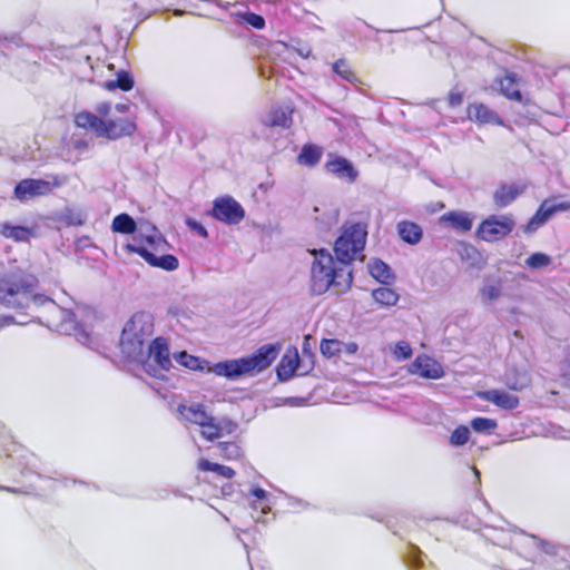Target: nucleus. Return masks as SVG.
Masks as SVG:
<instances>
[{
  "label": "nucleus",
  "mask_w": 570,
  "mask_h": 570,
  "mask_svg": "<svg viewBox=\"0 0 570 570\" xmlns=\"http://www.w3.org/2000/svg\"><path fill=\"white\" fill-rule=\"evenodd\" d=\"M8 254L0 252V305L13 309L45 305L49 298L36 292V276L13 266L17 259L10 258Z\"/></svg>",
  "instance_id": "f257e3e1"
},
{
  "label": "nucleus",
  "mask_w": 570,
  "mask_h": 570,
  "mask_svg": "<svg viewBox=\"0 0 570 570\" xmlns=\"http://www.w3.org/2000/svg\"><path fill=\"white\" fill-rule=\"evenodd\" d=\"M314 261L311 267L309 291L313 295H323L330 288L337 287L338 292L350 288L352 274L347 269L351 261L362 252H312Z\"/></svg>",
  "instance_id": "f03ea898"
},
{
  "label": "nucleus",
  "mask_w": 570,
  "mask_h": 570,
  "mask_svg": "<svg viewBox=\"0 0 570 570\" xmlns=\"http://www.w3.org/2000/svg\"><path fill=\"white\" fill-rule=\"evenodd\" d=\"M154 316L148 312H138L125 324L120 338L122 354L132 361H142L146 345L154 334Z\"/></svg>",
  "instance_id": "7ed1b4c3"
},
{
  "label": "nucleus",
  "mask_w": 570,
  "mask_h": 570,
  "mask_svg": "<svg viewBox=\"0 0 570 570\" xmlns=\"http://www.w3.org/2000/svg\"><path fill=\"white\" fill-rule=\"evenodd\" d=\"M524 281L521 272H503L495 276H487L478 291V298L484 306L492 305L501 297H514Z\"/></svg>",
  "instance_id": "20e7f679"
},
{
  "label": "nucleus",
  "mask_w": 570,
  "mask_h": 570,
  "mask_svg": "<svg viewBox=\"0 0 570 570\" xmlns=\"http://www.w3.org/2000/svg\"><path fill=\"white\" fill-rule=\"evenodd\" d=\"M75 124L81 128L92 129L97 136L107 137L109 139L130 136L136 130L135 122L128 119L118 118L105 121L88 111H82L76 115Z\"/></svg>",
  "instance_id": "39448f33"
},
{
  "label": "nucleus",
  "mask_w": 570,
  "mask_h": 570,
  "mask_svg": "<svg viewBox=\"0 0 570 570\" xmlns=\"http://www.w3.org/2000/svg\"><path fill=\"white\" fill-rule=\"evenodd\" d=\"M140 362L148 375L164 380L166 372L171 366L167 341L164 337H157L151 343H148L146 345L145 358Z\"/></svg>",
  "instance_id": "423d86ee"
},
{
  "label": "nucleus",
  "mask_w": 570,
  "mask_h": 570,
  "mask_svg": "<svg viewBox=\"0 0 570 570\" xmlns=\"http://www.w3.org/2000/svg\"><path fill=\"white\" fill-rule=\"evenodd\" d=\"M367 228V220L351 216L341 226V234L336 238L333 249H365Z\"/></svg>",
  "instance_id": "0eeeda50"
},
{
  "label": "nucleus",
  "mask_w": 570,
  "mask_h": 570,
  "mask_svg": "<svg viewBox=\"0 0 570 570\" xmlns=\"http://www.w3.org/2000/svg\"><path fill=\"white\" fill-rule=\"evenodd\" d=\"M515 222L511 215H491L476 228V236L485 242H495L508 236Z\"/></svg>",
  "instance_id": "6e6552de"
},
{
  "label": "nucleus",
  "mask_w": 570,
  "mask_h": 570,
  "mask_svg": "<svg viewBox=\"0 0 570 570\" xmlns=\"http://www.w3.org/2000/svg\"><path fill=\"white\" fill-rule=\"evenodd\" d=\"M134 240L137 245L127 244L125 249H146V246L159 249L164 246H168V243L161 232L146 219L138 220L137 230H135L134 234Z\"/></svg>",
  "instance_id": "1a4fd4ad"
},
{
  "label": "nucleus",
  "mask_w": 570,
  "mask_h": 570,
  "mask_svg": "<svg viewBox=\"0 0 570 570\" xmlns=\"http://www.w3.org/2000/svg\"><path fill=\"white\" fill-rule=\"evenodd\" d=\"M47 303L50 304V309L53 315L51 323L58 328V331L65 334H71L75 332L76 337L80 343L89 345V334L78 327L75 313L70 309L57 306L50 298Z\"/></svg>",
  "instance_id": "9d476101"
},
{
  "label": "nucleus",
  "mask_w": 570,
  "mask_h": 570,
  "mask_svg": "<svg viewBox=\"0 0 570 570\" xmlns=\"http://www.w3.org/2000/svg\"><path fill=\"white\" fill-rule=\"evenodd\" d=\"M210 215L225 224L237 225L245 217L243 206L232 196H220L213 202Z\"/></svg>",
  "instance_id": "9b49d317"
},
{
  "label": "nucleus",
  "mask_w": 570,
  "mask_h": 570,
  "mask_svg": "<svg viewBox=\"0 0 570 570\" xmlns=\"http://www.w3.org/2000/svg\"><path fill=\"white\" fill-rule=\"evenodd\" d=\"M282 345L279 343L265 344L261 346L254 354L245 356V363L248 367L249 375L259 373L267 367L277 358Z\"/></svg>",
  "instance_id": "f8f14e48"
},
{
  "label": "nucleus",
  "mask_w": 570,
  "mask_h": 570,
  "mask_svg": "<svg viewBox=\"0 0 570 570\" xmlns=\"http://www.w3.org/2000/svg\"><path fill=\"white\" fill-rule=\"evenodd\" d=\"M409 372L428 380H439L445 374L442 364L428 355H419L411 363Z\"/></svg>",
  "instance_id": "ddd939ff"
},
{
  "label": "nucleus",
  "mask_w": 570,
  "mask_h": 570,
  "mask_svg": "<svg viewBox=\"0 0 570 570\" xmlns=\"http://www.w3.org/2000/svg\"><path fill=\"white\" fill-rule=\"evenodd\" d=\"M179 414L188 422L202 428L200 434L207 432L212 426L214 416L207 412L206 406L202 403H191L189 405H179Z\"/></svg>",
  "instance_id": "4468645a"
},
{
  "label": "nucleus",
  "mask_w": 570,
  "mask_h": 570,
  "mask_svg": "<svg viewBox=\"0 0 570 570\" xmlns=\"http://www.w3.org/2000/svg\"><path fill=\"white\" fill-rule=\"evenodd\" d=\"M207 372L228 380H236L243 375H249L244 357L227 360L208 365Z\"/></svg>",
  "instance_id": "2eb2a0df"
},
{
  "label": "nucleus",
  "mask_w": 570,
  "mask_h": 570,
  "mask_svg": "<svg viewBox=\"0 0 570 570\" xmlns=\"http://www.w3.org/2000/svg\"><path fill=\"white\" fill-rule=\"evenodd\" d=\"M570 208L569 203H556L554 200L547 199L544 200L530 222L525 225L524 232L531 233L535 230L538 227L543 225L554 213L559 210H567Z\"/></svg>",
  "instance_id": "dca6fc26"
},
{
  "label": "nucleus",
  "mask_w": 570,
  "mask_h": 570,
  "mask_svg": "<svg viewBox=\"0 0 570 570\" xmlns=\"http://www.w3.org/2000/svg\"><path fill=\"white\" fill-rule=\"evenodd\" d=\"M527 188L528 184L525 181L501 184L493 193V203L497 207L504 208L525 193Z\"/></svg>",
  "instance_id": "f3484780"
},
{
  "label": "nucleus",
  "mask_w": 570,
  "mask_h": 570,
  "mask_svg": "<svg viewBox=\"0 0 570 570\" xmlns=\"http://www.w3.org/2000/svg\"><path fill=\"white\" fill-rule=\"evenodd\" d=\"M50 183L43 179H22L14 187V196L19 200L41 196L50 193Z\"/></svg>",
  "instance_id": "a211bd4d"
},
{
  "label": "nucleus",
  "mask_w": 570,
  "mask_h": 570,
  "mask_svg": "<svg viewBox=\"0 0 570 570\" xmlns=\"http://www.w3.org/2000/svg\"><path fill=\"white\" fill-rule=\"evenodd\" d=\"M478 396L481 400L491 402L494 405L499 406L500 409H503L507 411L514 410L519 405L518 396L510 394L502 390H488V391L479 392Z\"/></svg>",
  "instance_id": "6ab92c4d"
},
{
  "label": "nucleus",
  "mask_w": 570,
  "mask_h": 570,
  "mask_svg": "<svg viewBox=\"0 0 570 570\" xmlns=\"http://www.w3.org/2000/svg\"><path fill=\"white\" fill-rule=\"evenodd\" d=\"M440 223L450 226L456 232L465 233L473 226V215L468 212L452 210L440 217Z\"/></svg>",
  "instance_id": "aec40b11"
},
{
  "label": "nucleus",
  "mask_w": 570,
  "mask_h": 570,
  "mask_svg": "<svg viewBox=\"0 0 570 570\" xmlns=\"http://www.w3.org/2000/svg\"><path fill=\"white\" fill-rule=\"evenodd\" d=\"M237 429V422L233 421L229 417H214L212 426H209L208 431L203 432V438L208 441H214L225 435L235 433Z\"/></svg>",
  "instance_id": "412c9836"
},
{
  "label": "nucleus",
  "mask_w": 570,
  "mask_h": 570,
  "mask_svg": "<svg viewBox=\"0 0 570 570\" xmlns=\"http://www.w3.org/2000/svg\"><path fill=\"white\" fill-rule=\"evenodd\" d=\"M150 266L161 268L164 271H175L178 268L179 262L176 256L164 254L161 252H137Z\"/></svg>",
  "instance_id": "4be33fe9"
},
{
  "label": "nucleus",
  "mask_w": 570,
  "mask_h": 570,
  "mask_svg": "<svg viewBox=\"0 0 570 570\" xmlns=\"http://www.w3.org/2000/svg\"><path fill=\"white\" fill-rule=\"evenodd\" d=\"M293 110L288 107H277L269 110L262 119L266 127L289 128L293 124Z\"/></svg>",
  "instance_id": "5701e85b"
},
{
  "label": "nucleus",
  "mask_w": 570,
  "mask_h": 570,
  "mask_svg": "<svg viewBox=\"0 0 570 570\" xmlns=\"http://www.w3.org/2000/svg\"><path fill=\"white\" fill-rule=\"evenodd\" d=\"M468 117L480 124L502 125L500 116L483 104H471L468 107Z\"/></svg>",
  "instance_id": "b1692460"
},
{
  "label": "nucleus",
  "mask_w": 570,
  "mask_h": 570,
  "mask_svg": "<svg viewBox=\"0 0 570 570\" xmlns=\"http://www.w3.org/2000/svg\"><path fill=\"white\" fill-rule=\"evenodd\" d=\"M325 167L328 173L340 178H347L351 183L356 179L357 171L354 169L352 163L345 158L336 157L328 160Z\"/></svg>",
  "instance_id": "393cba45"
},
{
  "label": "nucleus",
  "mask_w": 570,
  "mask_h": 570,
  "mask_svg": "<svg viewBox=\"0 0 570 570\" xmlns=\"http://www.w3.org/2000/svg\"><path fill=\"white\" fill-rule=\"evenodd\" d=\"M298 364L299 356L296 350L293 353H285L276 368L278 380L282 382L291 380L294 376Z\"/></svg>",
  "instance_id": "a878e982"
},
{
  "label": "nucleus",
  "mask_w": 570,
  "mask_h": 570,
  "mask_svg": "<svg viewBox=\"0 0 570 570\" xmlns=\"http://www.w3.org/2000/svg\"><path fill=\"white\" fill-rule=\"evenodd\" d=\"M400 238L409 245H416L423 236L422 227L410 220H401L396 225Z\"/></svg>",
  "instance_id": "bb28decb"
},
{
  "label": "nucleus",
  "mask_w": 570,
  "mask_h": 570,
  "mask_svg": "<svg viewBox=\"0 0 570 570\" xmlns=\"http://www.w3.org/2000/svg\"><path fill=\"white\" fill-rule=\"evenodd\" d=\"M368 273L373 278L384 285H390L395 281V275L391 267L381 259H372L367 264Z\"/></svg>",
  "instance_id": "cd10ccee"
},
{
  "label": "nucleus",
  "mask_w": 570,
  "mask_h": 570,
  "mask_svg": "<svg viewBox=\"0 0 570 570\" xmlns=\"http://www.w3.org/2000/svg\"><path fill=\"white\" fill-rule=\"evenodd\" d=\"M323 156V148L313 144L303 146L297 156V163L305 167H315Z\"/></svg>",
  "instance_id": "c85d7f7f"
},
{
  "label": "nucleus",
  "mask_w": 570,
  "mask_h": 570,
  "mask_svg": "<svg viewBox=\"0 0 570 570\" xmlns=\"http://www.w3.org/2000/svg\"><path fill=\"white\" fill-rule=\"evenodd\" d=\"M137 223L138 220H135L129 214L121 213L114 217L111 230L118 234L134 235L135 230H137Z\"/></svg>",
  "instance_id": "c756f323"
},
{
  "label": "nucleus",
  "mask_w": 570,
  "mask_h": 570,
  "mask_svg": "<svg viewBox=\"0 0 570 570\" xmlns=\"http://www.w3.org/2000/svg\"><path fill=\"white\" fill-rule=\"evenodd\" d=\"M485 257L482 252H462L461 253V267L469 273H478L485 265Z\"/></svg>",
  "instance_id": "7c9ffc66"
},
{
  "label": "nucleus",
  "mask_w": 570,
  "mask_h": 570,
  "mask_svg": "<svg viewBox=\"0 0 570 570\" xmlns=\"http://www.w3.org/2000/svg\"><path fill=\"white\" fill-rule=\"evenodd\" d=\"M371 295L381 307L395 306L400 299V295L393 288L386 286L374 288Z\"/></svg>",
  "instance_id": "2f4dec72"
},
{
  "label": "nucleus",
  "mask_w": 570,
  "mask_h": 570,
  "mask_svg": "<svg viewBox=\"0 0 570 570\" xmlns=\"http://www.w3.org/2000/svg\"><path fill=\"white\" fill-rule=\"evenodd\" d=\"M1 234L7 238H12L17 242L28 240L30 237H33L36 235L33 228L24 226H12L9 224L2 225Z\"/></svg>",
  "instance_id": "473e14b6"
},
{
  "label": "nucleus",
  "mask_w": 570,
  "mask_h": 570,
  "mask_svg": "<svg viewBox=\"0 0 570 570\" xmlns=\"http://www.w3.org/2000/svg\"><path fill=\"white\" fill-rule=\"evenodd\" d=\"M173 357L178 364L194 371H207V366L209 364L208 362L190 355L187 352L175 353Z\"/></svg>",
  "instance_id": "72a5a7b5"
},
{
  "label": "nucleus",
  "mask_w": 570,
  "mask_h": 570,
  "mask_svg": "<svg viewBox=\"0 0 570 570\" xmlns=\"http://www.w3.org/2000/svg\"><path fill=\"white\" fill-rule=\"evenodd\" d=\"M135 85L132 76L127 71H120L115 80H108L102 83V87L109 91L120 89L129 91Z\"/></svg>",
  "instance_id": "f704fd0d"
},
{
  "label": "nucleus",
  "mask_w": 570,
  "mask_h": 570,
  "mask_svg": "<svg viewBox=\"0 0 570 570\" xmlns=\"http://www.w3.org/2000/svg\"><path fill=\"white\" fill-rule=\"evenodd\" d=\"M197 466L200 471H205V472L210 471V472H214L216 475L224 478V479H232L236 474L232 468L210 462L206 459H200L198 461Z\"/></svg>",
  "instance_id": "c9c22d12"
},
{
  "label": "nucleus",
  "mask_w": 570,
  "mask_h": 570,
  "mask_svg": "<svg viewBox=\"0 0 570 570\" xmlns=\"http://www.w3.org/2000/svg\"><path fill=\"white\" fill-rule=\"evenodd\" d=\"M500 88L503 96L510 100L522 101V95L517 88L515 76L512 73L507 75L500 80Z\"/></svg>",
  "instance_id": "e433bc0d"
},
{
  "label": "nucleus",
  "mask_w": 570,
  "mask_h": 570,
  "mask_svg": "<svg viewBox=\"0 0 570 570\" xmlns=\"http://www.w3.org/2000/svg\"><path fill=\"white\" fill-rule=\"evenodd\" d=\"M504 380L505 385L513 391H521L530 384V377L527 372L509 371L505 373Z\"/></svg>",
  "instance_id": "4c0bfd02"
},
{
  "label": "nucleus",
  "mask_w": 570,
  "mask_h": 570,
  "mask_svg": "<svg viewBox=\"0 0 570 570\" xmlns=\"http://www.w3.org/2000/svg\"><path fill=\"white\" fill-rule=\"evenodd\" d=\"M333 71L338 75L342 79L355 83L358 81L354 71L350 68L345 59L336 60L332 66Z\"/></svg>",
  "instance_id": "58836bf2"
},
{
  "label": "nucleus",
  "mask_w": 570,
  "mask_h": 570,
  "mask_svg": "<svg viewBox=\"0 0 570 570\" xmlns=\"http://www.w3.org/2000/svg\"><path fill=\"white\" fill-rule=\"evenodd\" d=\"M217 448L220 454L227 460H236L243 455V450L236 442H219Z\"/></svg>",
  "instance_id": "ea45409f"
},
{
  "label": "nucleus",
  "mask_w": 570,
  "mask_h": 570,
  "mask_svg": "<svg viewBox=\"0 0 570 570\" xmlns=\"http://www.w3.org/2000/svg\"><path fill=\"white\" fill-rule=\"evenodd\" d=\"M470 430L464 426H458L450 435L449 442L452 446H462L469 442Z\"/></svg>",
  "instance_id": "a19ab883"
},
{
  "label": "nucleus",
  "mask_w": 570,
  "mask_h": 570,
  "mask_svg": "<svg viewBox=\"0 0 570 570\" xmlns=\"http://www.w3.org/2000/svg\"><path fill=\"white\" fill-rule=\"evenodd\" d=\"M497 421L488 417H475L471 421V428L479 433L491 432L497 429Z\"/></svg>",
  "instance_id": "79ce46f5"
},
{
  "label": "nucleus",
  "mask_w": 570,
  "mask_h": 570,
  "mask_svg": "<svg viewBox=\"0 0 570 570\" xmlns=\"http://www.w3.org/2000/svg\"><path fill=\"white\" fill-rule=\"evenodd\" d=\"M248 495L250 497H254L255 500L262 502V503H266L265 505H262V513L266 514L271 511V499H269V495L267 494V492L259 488V487H253L250 490H249V493Z\"/></svg>",
  "instance_id": "37998d69"
},
{
  "label": "nucleus",
  "mask_w": 570,
  "mask_h": 570,
  "mask_svg": "<svg viewBox=\"0 0 570 570\" xmlns=\"http://www.w3.org/2000/svg\"><path fill=\"white\" fill-rule=\"evenodd\" d=\"M321 352L323 355L332 357L341 352V342L337 340H323Z\"/></svg>",
  "instance_id": "c03bdc74"
},
{
  "label": "nucleus",
  "mask_w": 570,
  "mask_h": 570,
  "mask_svg": "<svg viewBox=\"0 0 570 570\" xmlns=\"http://www.w3.org/2000/svg\"><path fill=\"white\" fill-rule=\"evenodd\" d=\"M246 23L250 24L253 28L261 30L265 27V19L254 12H245L238 14Z\"/></svg>",
  "instance_id": "a18cd8bd"
},
{
  "label": "nucleus",
  "mask_w": 570,
  "mask_h": 570,
  "mask_svg": "<svg viewBox=\"0 0 570 570\" xmlns=\"http://www.w3.org/2000/svg\"><path fill=\"white\" fill-rule=\"evenodd\" d=\"M527 265L531 268H541L549 265L550 257L543 253H535L531 255L527 261Z\"/></svg>",
  "instance_id": "49530a36"
},
{
  "label": "nucleus",
  "mask_w": 570,
  "mask_h": 570,
  "mask_svg": "<svg viewBox=\"0 0 570 570\" xmlns=\"http://www.w3.org/2000/svg\"><path fill=\"white\" fill-rule=\"evenodd\" d=\"M393 353L397 360H407L412 355V347L407 342L400 341L395 344Z\"/></svg>",
  "instance_id": "de8ad7c7"
},
{
  "label": "nucleus",
  "mask_w": 570,
  "mask_h": 570,
  "mask_svg": "<svg viewBox=\"0 0 570 570\" xmlns=\"http://www.w3.org/2000/svg\"><path fill=\"white\" fill-rule=\"evenodd\" d=\"M187 225L191 230L196 232L198 235H200L203 237L207 236L206 228L199 222L188 218Z\"/></svg>",
  "instance_id": "09e8293b"
},
{
  "label": "nucleus",
  "mask_w": 570,
  "mask_h": 570,
  "mask_svg": "<svg viewBox=\"0 0 570 570\" xmlns=\"http://www.w3.org/2000/svg\"><path fill=\"white\" fill-rule=\"evenodd\" d=\"M422 552L417 548H413L412 552L409 554V563L414 567H420Z\"/></svg>",
  "instance_id": "8fccbe9b"
},
{
  "label": "nucleus",
  "mask_w": 570,
  "mask_h": 570,
  "mask_svg": "<svg viewBox=\"0 0 570 570\" xmlns=\"http://www.w3.org/2000/svg\"><path fill=\"white\" fill-rule=\"evenodd\" d=\"M287 504L292 508H302L307 509L309 504L302 499L295 498V497H288L287 498Z\"/></svg>",
  "instance_id": "3c124183"
},
{
  "label": "nucleus",
  "mask_w": 570,
  "mask_h": 570,
  "mask_svg": "<svg viewBox=\"0 0 570 570\" xmlns=\"http://www.w3.org/2000/svg\"><path fill=\"white\" fill-rule=\"evenodd\" d=\"M448 100L451 107H458L463 101V95L461 92H450Z\"/></svg>",
  "instance_id": "603ef678"
},
{
  "label": "nucleus",
  "mask_w": 570,
  "mask_h": 570,
  "mask_svg": "<svg viewBox=\"0 0 570 570\" xmlns=\"http://www.w3.org/2000/svg\"><path fill=\"white\" fill-rule=\"evenodd\" d=\"M71 145L78 151H85L89 148V142L85 139H72Z\"/></svg>",
  "instance_id": "864d4df0"
},
{
  "label": "nucleus",
  "mask_w": 570,
  "mask_h": 570,
  "mask_svg": "<svg viewBox=\"0 0 570 570\" xmlns=\"http://www.w3.org/2000/svg\"><path fill=\"white\" fill-rule=\"evenodd\" d=\"M295 50L303 58H308L311 56V53H312V49L307 45H304L302 47L295 48Z\"/></svg>",
  "instance_id": "5fc2aeb1"
},
{
  "label": "nucleus",
  "mask_w": 570,
  "mask_h": 570,
  "mask_svg": "<svg viewBox=\"0 0 570 570\" xmlns=\"http://www.w3.org/2000/svg\"><path fill=\"white\" fill-rule=\"evenodd\" d=\"M284 404L291 405V406H298L304 404V400L299 397H287L284 401Z\"/></svg>",
  "instance_id": "6e6d98bb"
},
{
  "label": "nucleus",
  "mask_w": 570,
  "mask_h": 570,
  "mask_svg": "<svg viewBox=\"0 0 570 570\" xmlns=\"http://www.w3.org/2000/svg\"><path fill=\"white\" fill-rule=\"evenodd\" d=\"M265 504H266V503H262V502H259V501H257V500H254V501H252V502H250V507H252V509H254V510H257V509H261V510H262V505H265Z\"/></svg>",
  "instance_id": "4d7b16f0"
},
{
  "label": "nucleus",
  "mask_w": 570,
  "mask_h": 570,
  "mask_svg": "<svg viewBox=\"0 0 570 570\" xmlns=\"http://www.w3.org/2000/svg\"><path fill=\"white\" fill-rule=\"evenodd\" d=\"M116 109L119 111V112H126L128 110V106L127 105H124V104H118L116 106Z\"/></svg>",
  "instance_id": "13d9d810"
},
{
  "label": "nucleus",
  "mask_w": 570,
  "mask_h": 570,
  "mask_svg": "<svg viewBox=\"0 0 570 570\" xmlns=\"http://www.w3.org/2000/svg\"><path fill=\"white\" fill-rule=\"evenodd\" d=\"M0 490L8 491V492H11V493H18L19 492L18 489L9 488V487H0Z\"/></svg>",
  "instance_id": "bf43d9fd"
},
{
  "label": "nucleus",
  "mask_w": 570,
  "mask_h": 570,
  "mask_svg": "<svg viewBox=\"0 0 570 570\" xmlns=\"http://www.w3.org/2000/svg\"><path fill=\"white\" fill-rule=\"evenodd\" d=\"M108 110H109V106H107V105H104V106H101V107H99V108H98V111H99L100 114H107V112H108Z\"/></svg>",
  "instance_id": "052dcab7"
},
{
  "label": "nucleus",
  "mask_w": 570,
  "mask_h": 570,
  "mask_svg": "<svg viewBox=\"0 0 570 570\" xmlns=\"http://www.w3.org/2000/svg\"><path fill=\"white\" fill-rule=\"evenodd\" d=\"M10 323H13V317L12 316L3 317V324H10Z\"/></svg>",
  "instance_id": "680f3d73"
},
{
  "label": "nucleus",
  "mask_w": 570,
  "mask_h": 570,
  "mask_svg": "<svg viewBox=\"0 0 570 570\" xmlns=\"http://www.w3.org/2000/svg\"><path fill=\"white\" fill-rule=\"evenodd\" d=\"M473 472L476 475V478L480 479V472L476 468H473Z\"/></svg>",
  "instance_id": "e2e57ef3"
},
{
  "label": "nucleus",
  "mask_w": 570,
  "mask_h": 570,
  "mask_svg": "<svg viewBox=\"0 0 570 570\" xmlns=\"http://www.w3.org/2000/svg\"><path fill=\"white\" fill-rule=\"evenodd\" d=\"M175 14H177V16H181V14H183V11H181V10H176V11H175Z\"/></svg>",
  "instance_id": "0e129e2a"
}]
</instances>
